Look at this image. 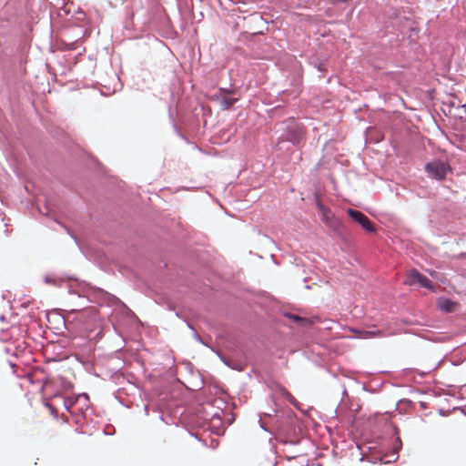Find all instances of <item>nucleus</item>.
I'll use <instances>...</instances> for the list:
<instances>
[{
	"instance_id": "nucleus-5",
	"label": "nucleus",
	"mask_w": 466,
	"mask_h": 466,
	"mask_svg": "<svg viewBox=\"0 0 466 466\" xmlns=\"http://www.w3.org/2000/svg\"><path fill=\"white\" fill-rule=\"evenodd\" d=\"M303 138L302 132L298 130H290L286 135V140L292 142L293 144H299Z\"/></svg>"
},
{
	"instance_id": "nucleus-3",
	"label": "nucleus",
	"mask_w": 466,
	"mask_h": 466,
	"mask_svg": "<svg viewBox=\"0 0 466 466\" xmlns=\"http://www.w3.org/2000/svg\"><path fill=\"white\" fill-rule=\"evenodd\" d=\"M426 170L433 177L441 180L445 177L447 171H448V167L446 164H444L442 162L434 161L431 163H428L426 165Z\"/></svg>"
},
{
	"instance_id": "nucleus-9",
	"label": "nucleus",
	"mask_w": 466,
	"mask_h": 466,
	"mask_svg": "<svg viewBox=\"0 0 466 466\" xmlns=\"http://www.w3.org/2000/svg\"><path fill=\"white\" fill-rule=\"evenodd\" d=\"M286 317L301 326L311 324V321L309 319L302 318L295 314L288 313L286 314Z\"/></svg>"
},
{
	"instance_id": "nucleus-10",
	"label": "nucleus",
	"mask_w": 466,
	"mask_h": 466,
	"mask_svg": "<svg viewBox=\"0 0 466 466\" xmlns=\"http://www.w3.org/2000/svg\"><path fill=\"white\" fill-rule=\"evenodd\" d=\"M238 101V98H227V97H222L221 98V107L222 109H228L231 106L234 105V103H236Z\"/></svg>"
},
{
	"instance_id": "nucleus-4",
	"label": "nucleus",
	"mask_w": 466,
	"mask_h": 466,
	"mask_svg": "<svg viewBox=\"0 0 466 466\" xmlns=\"http://www.w3.org/2000/svg\"><path fill=\"white\" fill-rule=\"evenodd\" d=\"M439 308L445 312H453L458 308V303L448 299H441L438 302Z\"/></svg>"
},
{
	"instance_id": "nucleus-8",
	"label": "nucleus",
	"mask_w": 466,
	"mask_h": 466,
	"mask_svg": "<svg viewBox=\"0 0 466 466\" xmlns=\"http://www.w3.org/2000/svg\"><path fill=\"white\" fill-rule=\"evenodd\" d=\"M318 207L319 208V209L321 211V215H322V218H323L324 222L329 223V221L333 218V214H332L331 210L320 203L318 204Z\"/></svg>"
},
{
	"instance_id": "nucleus-2",
	"label": "nucleus",
	"mask_w": 466,
	"mask_h": 466,
	"mask_svg": "<svg viewBox=\"0 0 466 466\" xmlns=\"http://www.w3.org/2000/svg\"><path fill=\"white\" fill-rule=\"evenodd\" d=\"M347 213L355 222L359 223L366 231L371 233L376 231L374 224L362 212L353 208H349L347 210Z\"/></svg>"
},
{
	"instance_id": "nucleus-1",
	"label": "nucleus",
	"mask_w": 466,
	"mask_h": 466,
	"mask_svg": "<svg viewBox=\"0 0 466 466\" xmlns=\"http://www.w3.org/2000/svg\"><path fill=\"white\" fill-rule=\"evenodd\" d=\"M404 283L409 286L420 284L423 288L434 290L432 282L426 276L422 275L415 268H412L408 272Z\"/></svg>"
},
{
	"instance_id": "nucleus-7",
	"label": "nucleus",
	"mask_w": 466,
	"mask_h": 466,
	"mask_svg": "<svg viewBox=\"0 0 466 466\" xmlns=\"http://www.w3.org/2000/svg\"><path fill=\"white\" fill-rule=\"evenodd\" d=\"M53 380L51 379H46L42 386L44 393L48 394L51 398L58 396L57 392H54L53 390H51Z\"/></svg>"
},
{
	"instance_id": "nucleus-6",
	"label": "nucleus",
	"mask_w": 466,
	"mask_h": 466,
	"mask_svg": "<svg viewBox=\"0 0 466 466\" xmlns=\"http://www.w3.org/2000/svg\"><path fill=\"white\" fill-rule=\"evenodd\" d=\"M355 332L358 334L360 338H376V337H382L383 334L380 329H371V330H355Z\"/></svg>"
},
{
	"instance_id": "nucleus-11",
	"label": "nucleus",
	"mask_w": 466,
	"mask_h": 466,
	"mask_svg": "<svg viewBox=\"0 0 466 466\" xmlns=\"http://www.w3.org/2000/svg\"><path fill=\"white\" fill-rule=\"evenodd\" d=\"M46 406L49 407L53 414L56 413V410L53 406H51L50 404H46Z\"/></svg>"
},
{
	"instance_id": "nucleus-12",
	"label": "nucleus",
	"mask_w": 466,
	"mask_h": 466,
	"mask_svg": "<svg viewBox=\"0 0 466 466\" xmlns=\"http://www.w3.org/2000/svg\"><path fill=\"white\" fill-rule=\"evenodd\" d=\"M222 91H223V92H226L225 90H222ZM227 92H228V93H231V91H230V90H228Z\"/></svg>"
}]
</instances>
